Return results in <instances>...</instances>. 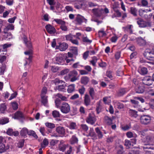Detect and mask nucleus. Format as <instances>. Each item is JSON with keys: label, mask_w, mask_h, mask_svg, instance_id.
<instances>
[{"label": "nucleus", "mask_w": 154, "mask_h": 154, "mask_svg": "<svg viewBox=\"0 0 154 154\" xmlns=\"http://www.w3.org/2000/svg\"><path fill=\"white\" fill-rule=\"evenodd\" d=\"M53 60L54 61H56L54 63L62 65L64 64L65 60L67 63H69L70 65H72L75 61L72 58L68 59L66 55L61 54L57 55L56 57L53 59Z\"/></svg>", "instance_id": "1"}, {"label": "nucleus", "mask_w": 154, "mask_h": 154, "mask_svg": "<svg viewBox=\"0 0 154 154\" xmlns=\"http://www.w3.org/2000/svg\"><path fill=\"white\" fill-rule=\"evenodd\" d=\"M86 6L87 2L85 0L78 1L74 4L75 8L77 9H85L86 8Z\"/></svg>", "instance_id": "2"}, {"label": "nucleus", "mask_w": 154, "mask_h": 154, "mask_svg": "<svg viewBox=\"0 0 154 154\" xmlns=\"http://www.w3.org/2000/svg\"><path fill=\"white\" fill-rule=\"evenodd\" d=\"M60 108L61 112L64 114L69 113L70 110L69 105L66 102L63 103L60 106Z\"/></svg>", "instance_id": "3"}, {"label": "nucleus", "mask_w": 154, "mask_h": 154, "mask_svg": "<svg viewBox=\"0 0 154 154\" xmlns=\"http://www.w3.org/2000/svg\"><path fill=\"white\" fill-rule=\"evenodd\" d=\"M140 120L142 124L147 125L150 123L151 117L149 115H143L140 117Z\"/></svg>", "instance_id": "4"}, {"label": "nucleus", "mask_w": 154, "mask_h": 154, "mask_svg": "<svg viewBox=\"0 0 154 154\" xmlns=\"http://www.w3.org/2000/svg\"><path fill=\"white\" fill-rule=\"evenodd\" d=\"M142 141L144 145H149V143L152 142H154V135H147L142 139Z\"/></svg>", "instance_id": "5"}, {"label": "nucleus", "mask_w": 154, "mask_h": 154, "mask_svg": "<svg viewBox=\"0 0 154 154\" xmlns=\"http://www.w3.org/2000/svg\"><path fill=\"white\" fill-rule=\"evenodd\" d=\"M145 57L150 60H154V51H146L144 53Z\"/></svg>", "instance_id": "6"}, {"label": "nucleus", "mask_w": 154, "mask_h": 154, "mask_svg": "<svg viewBox=\"0 0 154 154\" xmlns=\"http://www.w3.org/2000/svg\"><path fill=\"white\" fill-rule=\"evenodd\" d=\"M75 21H76L78 24L81 25L82 23L84 22L86 23L87 20L85 19L83 16L78 14L77 15L75 18Z\"/></svg>", "instance_id": "7"}, {"label": "nucleus", "mask_w": 154, "mask_h": 154, "mask_svg": "<svg viewBox=\"0 0 154 154\" xmlns=\"http://www.w3.org/2000/svg\"><path fill=\"white\" fill-rule=\"evenodd\" d=\"M92 11L94 14L97 17L101 16L103 12V9L99 8L93 9Z\"/></svg>", "instance_id": "8"}, {"label": "nucleus", "mask_w": 154, "mask_h": 154, "mask_svg": "<svg viewBox=\"0 0 154 154\" xmlns=\"http://www.w3.org/2000/svg\"><path fill=\"white\" fill-rule=\"evenodd\" d=\"M152 79L148 76H146L142 79L143 83V84L147 85H150L152 84Z\"/></svg>", "instance_id": "9"}, {"label": "nucleus", "mask_w": 154, "mask_h": 154, "mask_svg": "<svg viewBox=\"0 0 154 154\" xmlns=\"http://www.w3.org/2000/svg\"><path fill=\"white\" fill-rule=\"evenodd\" d=\"M86 121L87 123L93 125L96 121V119L94 115L90 114L87 119Z\"/></svg>", "instance_id": "10"}, {"label": "nucleus", "mask_w": 154, "mask_h": 154, "mask_svg": "<svg viewBox=\"0 0 154 154\" xmlns=\"http://www.w3.org/2000/svg\"><path fill=\"white\" fill-rule=\"evenodd\" d=\"M56 131L59 134L60 137H63L65 134V130L64 128L58 126L56 128Z\"/></svg>", "instance_id": "11"}, {"label": "nucleus", "mask_w": 154, "mask_h": 154, "mask_svg": "<svg viewBox=\"0 0 154 154\" xmlns=\"http://www.w3.org/2000/svg\"><path fill=\"white\" fill-rule=\"evenodd\" d=\"M45 28L47 32L50 34H53L55 32V29L50 24L47 25L45 26Z\"/></svg>", "instance_id": "12"}, {"label": "nucleus", "mask_w": 154, "mask_h": 154, "mask_svg": "<svg viewBox=\"0 0 154 154\" xmlns=\"http://www.w3.org/2000/svg\"><path fill=\"white\" fill-rule=\"evenodd\" d=\"M127 91V88H121L117 91L116 95L118 97H121L125 94Z\"/></svg>", "instance_id": "13"}, {"label": "nucleus", "mask_w": 154, "mask_h": 154, "mask_svg": "<svg viewBox=\"0 0 154 154\" xmlns=\"http://www.w3.org/2000/svg\"><path fill=\"white\" fill-rule=\"evenodd\" d=\"M68 47V45L67 44L63 42L60 43L58 48L57 47L56 48L59 49L61 51H63L67 49Z\"/></svg>", "instance_id": "14"}, {"label": "nucleus", "mask_w": 154, "mask_h": 154, "mask_svg": "<svg viewBox=\"0 0 154 154\" xmlns=\"http://www.w3.org/2000/svg\"><path fill=\"white\" fill-rule=\"evenodd\" d=\"M24 116L23 113L20 111H17L14 114L13 118L15 119L23 118Z\"/></svg>", "instance_id": "15"}, {"label": "nucleus", "mask_w": 154, "mask_h": 154, "mask_svg": "<svg viewBox=\"0 0 154 154\" xmlns=\"http://www.w3.org/2000/svg\"><path fill=\"white\" fill-rule=\"evenodd\" d=\"M136 42L140 46H143L146 45L145 40L142 37H138L136 38Z\"/></svg>", "instance_id": "16"}, {"label": "nucleus", "mask_w": 154, "mask_h": 154, "mask_svg": "<svg viewBox=\"0 0 154 154\" xmlns=\"http://www.w3.org/2000/svg\"><path fill=\"white\" fill-rule=\"evenodd\" d=\"M66 85L65 82L63 81V83L60 84L58 86H57L55 88V90H57L60 91H63L66 87Z\"/></svg>", "instance_id": "17"}, {"label": "nucleus", "mask_w": 154, "mask_h": 154, "mask_svg": "<svg viewBox=\"0 0 154 154\" xmlns=\"http://www.w3.org/2000/svg\"><path fill=\"white\" fill-rule=\"evenodd\" d=\"M7 133L9 135L14 136H17L19 133L17 131H14L11 128H9L7 131Z\"/></svg>", "instance_id": "18"}, {"label": "nucleus", "mask_w": 154, "mask_h": 154, "mask_svg": "<svg viewBox=\"0 0 154 154\" xmlns=\"http://www.w3.org/2000/svg\"><path fill=\"white\" fill-rule=\"evenodd\" d=\"M14 29V26L12 24H9L4 28L2 33H5L9 30H12Z\"/></svg>", "instance_id": "19"}, {"label": "nucleus", "mask_w": 154, "mask_h": 154, "mask_svg": "<svg viewBox=\"0 0 154 154\" xmlns=\"http://www.w3.org/2000/svg\"><path fill=\"white\" fill-rule=\"evenodd\" d=\"M91 102L90 99L88 95L86 94L84 97V103L85 105L88 106L90 104Z\"/></svg>", "instance_id": "20"}, {"label": "nucleus", "mask_w": 154, "mask_h": 154, "mask_svg": "<svg viewBox=\"0 0 154 154\" xmlns=\"http://www.w3.org/2000/svg\"><path fill=\"white\" fill-rule=\"evenodd\" d=\"M89 81V78L87 76H85L81 78V82L82 84L86 85L88 84Z\"/></svg>", "instance_id": "21"}, {"label": "nucleus", "mask_w": 154, "mask_h": 154, "mask_svg": "<svg viewBox=\"0 0 154 154\" xmlns=\"http://www.w3.org/2000/svg\"><path fill=\"white\" fill-rule=\"evenodd\" d=\"M137 112L132 109H130L129 110L128 113L129 115L131 117L136 118L138 115L137 114Z\"/></svg>", "instance_id": "22"}, {"label": "nucleus", "mask_w": 154, "mask_h": 154, "mask_svg": "<svg viewBox=\"0 0 154 154\" xmlns=\"http://www.w3.org/2000/svg\"><path fill=\"white\" fill-rule=\"evenodd\" d=\"M139 26L141 28H144L147 26L151 27V23L149 22H146L143 21V23L140 24Z\"/></svg>", "instance_id": "23"}, {"label": "nucleus", "mask_w": 154, "mask_h": 154, "mask_svg": "<svg viewBox=\"0 0 154 154\" xmlns=\"http://www.w3.org/2000/svg\"><path fill=\"white\" fill-rule=\"evenodd\" d=\"M11 46V44H5L2 45H0V51L2 50V51H6L7 50V48Z\"/></svg>", "instance_id": "24"}, {"label": "nucleus", "mask_w": 154, "mask_h": 154, "mask_svg": "<svg viewBox=\"0 0 154 154\" xmlns=\"http://www.w3.org/2000/svg\"><path fill=\"white\" fill-rule=\"evenodd\" d=\"M137 93L141 94L143 93L144 91V88L143 86H139L135 90Z\"/></svg>", "instance_id": "25"}, {"label": "nucleus", "mask_w": 154, "mask_h": 154, "mask_svg": "<svg viewBox=\"0 0 154 154\" xmlns=\"http://www.w3.org/2000/svg\"><path fill=\"white\" fill-rule=\"evenodd\" d=\"M89 92L91 99H93L95 95V91L94 88L91 87H90L89 88Z\"/></svg>", "instance_id": "26"}, {"label": "nucleus", "mask_w": 154, "mask_h": 154, "mask_svg": "<svg viewBox=\"0 0 154 154\" xmlns=\"http://www.w3.org/2000/svg\"><path fill=\"white\" fill-rule=\"evenodd\" d=\"M5 34L4 35V37L5 39L6 40H8L12 38V34L10 32H8L5 33H3Z\"/></svg>", "instance_id": "27"}, {"label": "nucleus", "mask_w": 154, "mask_h": 154, "mask_svg": "<svg viewBox=\"0 0 154 154\" xmlns=\"http://www.w3.org/2000/svg\"><path fill=\"white\" fill-rule=\"evenodd\" d=\"M42 103L45 106H47L48 100L47 97L45 96H42Z\"/></svg>", "instance_id": "28"}, {"label": "nucleus", "mask_w": 154, "mask_h": 154, "mask_svg": "<svg viewBox=\"0 0 154 154\" xmlns=\"http://www.w3.org/2000/svg\"><path fill=\"white\" fill-rule=\"evenodd\" d=\"M68 147V145L60 144L59 147V150L63 152H64L66 150V148Z\"/></svg>", "instance_id": "29"}, {"label": "nucleus", "mask_w": 154, "mask_h": 154, "mask_svg": "<svg viewBox=\"0 0 154 154\" xmlns=\"http://www.w3.org/2000/svg\"><path fill=\"white\" fill-rule=\"evenodd\" d=\"M78 141L77 137L75 135H73L70 139V143L72 144H73L77 143Z\"/></svg>", "instance_id": "30"}, {"label": "nucleus", "mask_w": 154, "mask_h": 154, "mask_svg": "<svg viewBox=\"0 0 154 154\" xmlns=\"http://www.w3.org/2000/svg\"><path fill=\"white\" fill-rule=\"evenodd\" d=\"M139 72L142 75L146 74L148 72L147 69L146 67L141 68L139 70Z\"/></svg>", "instance_id": "31"}, {"label": "nucleus", "mask_w": 154, "mask_h": 154, "mask_svg": "<svg viewBox=\"0 0 154 154\" xmlns=\"http://www.w3.org/2000/svg\"><path fill=\"white\" fill-rule=\"evenodd\" d=\"M28 129L26 128H23L21 131L20 135L22 136L25 137L28 134Z\"/></svg>", "instance_id": "32"}, {"label": "nucleus", "mask_w": 154, "mask_h": 154, "mask_svg": "<svg viewBox=\"0 0 154 154\" xmlns=\"http://www.w3.org/2000/svg\"><path fill=\"white\" fill-rule=\"evenodd\" d=\"M49 143L48 141V139L45 138L44 139L43 142L41 143L42 148H45Z\"/></svg>", "instance_id": "33"}, {"label": "nucleus", "mask_w": 154, "mask_h": 154, "mask_svg": "<svg viewBox=\"0 0 154 154\" xmlns=\"http://www.w3.org/2000/svg\"><path fill=\"white\" fill-rule=\"evenodd\" d=\"M75 84H72L69 85L68 87L67 91L68 93H71L75 89Z\"/></svg>", "instance_id": "34"}, {"label": "nucleus", "mask_w": 154, "mask_h": 154, "mask_svg": "<svg viewBox=\"0 0 154 154\" xmlns=\"http://www.w3.org/2000/svg\"><path fill=\"white\" fill-rule=\"evenodd\" d=\"M87 136H90L94 137H96V134L93 128H90L89 134L87 135Z\"/></svg>", "instance_id": "35"}, {"label": "nucleus", "mask_w": 154, "mask_h": 154, "mask_svg": "<svg viewBox=\"0 0 154 154\" xmlns=\"http://www.w3.org/2000/svg\"><path fill=\"white\" fill-rule=\"evenodd\" d=\"M132 27V25H128L125 27V30L129 32L130 34H132L133 33V30L131 29Z\"/></svg>", "instance_id": "36"}, {"label": "nucleus", "mask_w": 154, "mask_h": 154, "mask_svg": "<svg viewBox=\"0 0 154 154\" xmlns=\"http://www.w3.org/2000/svg\"><path fill=\"white\" fill-rule=\"evenodd\" d=\"M126 135L128 137H137V135L135 133H133L131 132H128L126 133Z\"/></svg>", "instance_id": "37"}, {"label": "nucleus", "mask_w": 154, "mask_h": 154, "mask_svg": "<svg viewBox=\"0 0 154 154\" xmlns=\"http://www.w3.org/2000/svg\"><path fill=\"white\" fill-rule=\"evenodd\" d=\"M54 20L57 24L61 25V26L65 25V22L61 19H54Z\"/></svg>", "instance_id": "38"}, {"label": "nucleus", "mask_w": 154, "mask_h": 154, "mask_svg": "<svg viewBox=\"0 0 154 154\" xmlns=\"http://www.w3.org/2000/svg\"><path fill=\"white\" fill-rule=\"evenodd\" d=\"M131 13L134 16H137V10L134 7H131L130 8Z\"/></svg>", "instance_id": "39"}, {"label": "nucleus", "mask_w": 154, "mask_h": 154, "mask_svg": "<svg viewBox=\"0 0 154 154\" xmlns=\"http://www.w3.org/2000/svg\"><path fill=\"white\" fill-rule=\"evenodd\" d=\"M96 132L97 133L99 138H101L103 136L102 133L100 131L98 128H97L95 129Z\"/></svg>", "instance_id": "40"}, {"label": "nucleus", "mask_w": 154, "mask_h": 154, "mask_svg": "<svg viewBox=\"0 0 154 154\" xmlns=\"http://www.w3.org/2000/svg\"><path fill=\"white\" fill-rule=\"evenodd\" d=\"M85 91V88L83 86H81L78 89L79 92L81 95L84 94Z\"/></svg>", "instance_id": "41"}, {"label": "nucleus", "mask_w": 154, "mask_h": 154, "mask_svg": "<svg viewBox=\"0 0 154 154\" xmlns=\"http://www.w3.org/2000/svg\"><path fill=\"white\" fill-rule=\"evenodd\" d=\"M29 135L32 136L35 138L37 139L38 138V136L36 134L35 131H28V134Z\"/></svg>", "instance_id": "42"}, {"label": "nucleus", "mask_w": 154, "mask_h": 154, "mask_svg": "<svg viewBox=\"0 0 154 154\" xmlns=\"http://www.w3.org/2000/svg\"><path fill=\"white\" fill-rule=\"evenodd\" d=\"M52 115L54 117L56 118L60 117V115L59 112L56 110H54L52 112Z\"/></svg>", "instance_id": "43"}, {"label": "nucleus", "mask_w": 154, "mask_h": 154, "mask_svg": "<svg viewBox=\"0 0 154 154\" xmlns=\"http://www.w3.org/2000/svg\"><path fill=\"white\" fill-rule=\"evenodd\" d=\"M115 104H116V105L117 106V108L119 109H123L124 107V105L122 103H120L119 101H117L116 102Z\"/></svg>", "instance_id": "44"}, {"label": "nucleus", "mask_w": 154, "mask_h": 154, "mask_svg": "<svg viewBox=\"0 0 154 154\" xmlns=\"http://www.w3.org/2000/svg\"><path fill=\"white\" fill-rule=\"evenodd\" d=\"M45 125L46 127L51 129L55 127L54 124L51 123H46Z\"/></svg>", "instance_id": "45"}, {"label": "nucleus", "mask_w": 154, "mask_h": 154, "mask_svg": "<svg viewBox=\"0 0 154 154\" xmlns=\"http://www.w3.org/2000/svg\"><path fill=\"white\" fill-rule=\"evenodd\" d=\"M63 81L60 80L58 79H56L53 81V83L55 85H58L63 82Z\"/></svg>", "instance_id": "46"}, {"label": "nucleus", "mask_w": 154, "mask_h": 154, "mask_svg": "<svg viewBox=\"0 0 154 154\" xmlns=\"http://www.w3.org/2000/svg\"><path fill=\"white\" fill-rule=\"evenodd\" d=\"M6 106L5 103H2L1 104L0 110L2 113L4 112V111L6 109Z\"/></svg>", "instance_id": "47"}, {"label": "nucleus", "mask_w": 154, "mask_h": 154, "mask_svg": "<svg viewBox=\"0 0 154 154\" xmlns=\"http://www.w3.org/2000/svg\"><path fill=\"white\" fill-rule=\"evenodd\" d=\"M80 126L81 128L84 131H87L88 129V127L85 124H81Z\"/></svg>", "instance_id": "48"}, {"label": "nucleus", "mask_w": 154, "mask_h": 154, "mask_svg": "<svg viewBox=\"0 0 154 154\" xmlns=\"http://www.w3.org/2000/svg\"><path fill=\"white\" fill-rule=\"evenodd\" d=\"M8 118H4L0 120V123L1 124L3 125L8 123Z\"/></svg>", "instance_id": "49"}, {"label": "nucleus", "mask_w": 154, "mask_h": 154, "mask_svg": "<svg viewBox=\"0 0 154 154\" xmlns=\"http://www.w3.org/2000/svg\"><path fill=\"white\" fill-rule=\"evenodd\" d=\"M56 96L61 99L62 100L66 101L67 100V98L66 97L63 96L60 94H57L56 95Z\"/></svg>", "instance_id": "50"}, {"label": "nucleus", "mask_w": 154, "mask_h": 154, "mask_svg": "<svg viewBox=\"0 0 154 154\" xmlns=\"http://www.w3.org/2000/svg\"><path fill=\"white\" fill-rule=\"evenodd\" d=\"M78 75L77 72L75 70H73L69 74V76H75Z\"/></svg>", "instance_id": "51"}, {"label": "nucleus", "mask_w": 154, "mask_h": 154, "mask_svg": "<svg viewBox=\"0 0 154 154\" xmlns=\"http://www.w3.org/2000/svg\"><path fill=\"white\" fill-rule=\"evenodd\" d=\"M76 126L77 125L75 123L72 122L70 124L69 128L71 129H74L76 128Z\"/></svg>", "instance_id": "52"}, {"label": "nucleus", "mask_w": 154, "mask_h": 154, "mask_svg": "<svg viewBox=\"0 0 154 154\" xmlns=\"http://www.w3.org/2000/svg\"><path fill=\"white\" fill-rule=\"evenodd\" d=\"M104 118L108 124L110 125L112 123V119L111 118L106 116Z\"/></svg>", "instance_id": "53"}, {"label": "nucleus", "mask_w": 154, "mask_h": 154, "mask_svg": "<svg viewBox=\"0 0 154 154\" xmlns=\"http://www.w3.org/2000/svg\"><path fill=\"white\" fill-rule=\"evenodd\" d=\"M24 139H22L17 143V146L19 148H22L24 145Z\"/></svg>", "instance_id": "54"}, {"label": "nucleus", "mask_w": 154, "mask_h": 154, "mask_svg": "<svg viewBox=\"0 0 154 154\" xmlns=\"http://www.w3.org/2000/svg\"><path fill=\"white\" fill-rule=\"evenodd\" d=\"M4 144H0V153H2L5 150Z\"/></svg>", "instance_id": "55"}, {"label": "nucleus", "mask_w": 154, "mask_h": 154, "mask_svg": "<svg viewBox=\"0 0 154 154\" xmlns=\"http://www.w3.org/2000/svg\"><path fill=\"white\" fill-rule=\"evenodd\" d=\"M82 39L83 41L84 42L89 43L92 42V40L89 39L87 37L83 36Z\"/></svg>", "instance_id": "56"}, {"label": "nucleus", "mask_w": 154, "mask_h": 154, "mask_svg": "<svg viewBox=\"0 0 154 154\" xmlns=\"http://www.w3.org/2000/svg\"><path fill=\"white\" fill-rule=\"evenodd\" d=\"M88 5L90 7L92 8L98 6L97 4L91 2H89L88 3Z\"/></svg>", "instance_id": "57"}, {"label": "nucleus", "mask_w": 154, "mask_h": 154, "mask_svg": "<svg viewBox=\"0 0 154 154\" xmlns=\"http://www.w3.org/2000/svg\"><path fill=\"white\" fill-rule=\"evenodd\" d=\"M11 106L14 110H17L18 108V104L16 102L12 103Z\"/></svg>", "instance_id": "58"}, {"label": "nucleus", "mask_w": 154, "mask_h": 154, "mask_svg": "<svg viewBox=\"0 0 154 154\" xmlns=\"http://www.w3.org/2000/svg\"><path fill=\"white\" fill-rule=\"evenodd\" d=\"M98 33L100 37H102L106 35V33L103 30H100L98 31Z\"/></svg>", "instance_id": "59"}, {"label": "nucleus", "mask_w": 154, "mask_h": 154, "mask_svg": "<svg viewBox=\"0 0 154 154\" xmlns=\"http://www.w3.org/2000/svg\"><path fill=\"white\" fill-rule=\"evenodd\" d=\"M59 69L58 67L55 66H52L51 68V70L54 72H56L59 70Z\"/></svg>", "instance_id": "60"}, {"label": "nucleus", "mask_w": 154, "mask_h": 154, "mask_svg": "<svg viewBox=\"0 0 154 154\" xmlns=\"http://www.w3.org/2000/svg\"><path fill=\"white\" fill-rule=\"evenodd\" d=\"M131 145V141L128 140H125V145L127 147H130Z\"/></svg>", "instance_id": "61"}, {"label": "nucleus", "mask_w": 154, "mask_h": 154, "mask_svg": "<svg viewBox=\"0 0 154 154\" xmlns=\"http://www.w3.org/2000/svg\"><path fill=\"white\" fill-rule=\"evenodd\" d=\"M55 103L56 106L57 108H59L60 106L59 105L60 103V100L59 98H56L55 101Z\"/></svg>", "instance_id": "62"}, {"label": "nucleus", "mask_w": 154, "mask_h": 154, "mask_svg": "<svg viewBox=\"0 0 154 154\" xmlns=\"http://www.w3.org/2000/svg\"><path fill=\"white\" fill-rule=\"evenodd\" d=\"M102 107L101 105L99 103L98 104V106L97 107V108L96 109V110L97 112V113L98 114H99L100 112L101 111Z\"/></svg>", "instance_id": "63"}, {"label": "nucleus", "mask_w": 154, "mask_h": 154, "mask_svg": "<svg viewBox=\"0 0 154 154\" xmlns=\"http://www.w3.org/2000/svg\"><path fill=\"white\" fill-rule=\"evenodd\" d=\"M69 72V69H65L64 70H62L60 72V75H63L66 74L68 72Z\"/></svg>", "instance_id": "64"}]
</instances>
